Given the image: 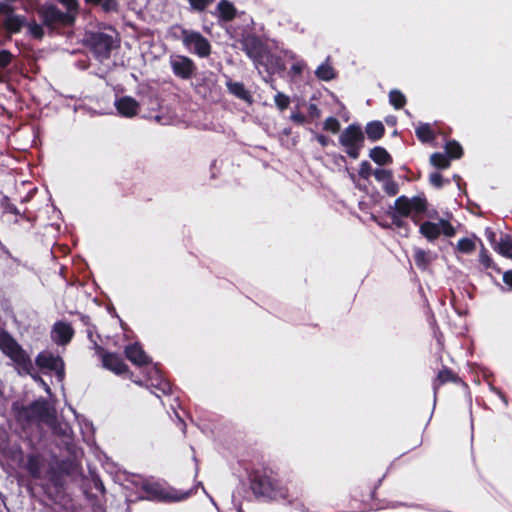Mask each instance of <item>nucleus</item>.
Here are the masks:
<instances>
[{
	"mask_svg": "<svg viewBox=\"0 0 512 512\" xmlns=\"http://www.w3.org/2000/svg\"><path fill=\"white\" fill-rule=\"evenodd\" d=\"M14 7L9 3H0V14L5 15L6 17H10V15H15Z\"/></svg>",
	"mask_w": 512,
	"mask_h": 512,
	"instance_id": "obj_49",
	"label": "nucleus"
},
{
	"mask_svg": "<svg viewBox=\"0 0 512 512\" xmlns=\"http://www.w3.org/2000/svg\"><path fill=\"white\" fill-rule=\"evenodd\" d=\"M438 224L440 225L441 234L446 237H453L456 234L455 227L448 220L440 219Z\"/></svg>",
	"mask_w": 512,
	"mask_h": 512,
	"instance_id": "obj_41",
	"label": "nucleus"
},
{
	"mask_svg": "<svg viewBox=\"0 0 512 512\" xmlns=\"http://www.w3.org/2000/svg\"><path fill=\"white\" fill-rule=\"evenodd\" d=\"M413 258H414V262H415L416 266L420 270H426L429 267V265L431 264V257L423 249H420V248L415 249Z\"/></svg>",
	"mask_w": 512,
	"mask_h": 512,
	"instance_id": "obj_30",
	"label": "nucleus"
},
{
	"mask_svg": "<svg viewBox=\"0 0 512 512\" xmlns=\"http://www.w3.org/2000/svg\"><path fill=\"white\" fill-rule=\"evenodd\" d=\"M226 86L229 93L235 96L236 98L244 100L246 102H251V94L245 88L242 82H234L232 80H229L227 81Z\"/></svg>",
	"mask_w": 512,
	"mask_h": 512,
	"instance_id": "obj_21",
	"label": "nucleus"
},
{
	"mask_svg": "<svg viewBox=\"0 0 512 512\" xmlns=\"http://www.w3.org/2000/svg\"><path fill=\"white\" fill-rule=\"evenodd\" d=\"M241 49L247 57L258 66L263 63L266 47L263 41L255 34H247L240 40Z\"/></svg>",
	"mask_w": 512,
	"mask_h": 512,
	"instance_id": "obj_13",
	"label": "nucleus"
},
{
	"mask_svg": "<svg viewBox=\"0 0 512 512\" xmlns=\"http://www.w3.org/2000/svg\"><path fill=\"white\" fill-rule=\"evenodd\" d=\"M0 350L14 362L20 375H33L34 367L30 356L8 332L0 334Z\"/></svg>",
	"mask_w": 512,
	"mask_h": 512,
	"instance_id": "obj_4",
	"label": "nucleus"
},
{
	"mask_svg": "<svg viewBox=\"0 0 512 512\" xmlns=\"http://www.w3.org/2000/svg\"><path fill=\"white\" fill-rule=\"evenodd\" d=\"M113 36L104 32H92L87 36L86 46L94 54L95 58L103 61L109 59L115 48Z\"/></svg>",
	"mask_w": 512,
	"mask_h": 512,
	"instance_id": "obj_9",
	"label": "nucleus"
},
{
	"mask_svg": "<svg viewBox=\"0 0 512 512\" xmlns=\"http://www.w3.org/2000/svg\"><path fill=\"white\" fill-rule=\"evenodd\" d=\"M26 22L27 19L23 15H10L4 19L3 27L9 34H17L25 27Z\"/></svg>",
	"mask_w": 512,
	"mask_h": 512,
	"instance_id": "obj_19",
	"label": "nucleus"
},
{
	"mask_svg": "<svg viewBox=\"0 0 512 512\" xmlns=\"http://www.w3.org/2000/svg\"><path fill=\"white\" fill-rule=\"evenodd\" d=\"M430 163L437 169H448L451 166V160L446 154L435 152L430 156Z\"/></svg>",
	"mask_w": 512,
	"mask_h": 512,
	"instance_id": "obj_32",
	"label": "nucleus"
},
{
	"mask_svg": "<svg viewBox=\"0 0 512 512\" xmlns=\"http://www.w3.org/2000/svg\"><path fill=\"white\" fill-rule=\"evenodd\" d=\"M375 179L383 184L393 177V172L389 169H376L373 172Z\"/></svg>",
	"mask_w": 512,
	"mask_h": 512,
	"instance_id": "obj_44",
	"label": "nucleus"
},
{
	"mask_svg": "<svg viewBox=\"0 0 512 512\" xmlns=\"http://www.w3.org/2000/svg\"><path fill=\"white\" fill-rule=\"evenodd\" d=\"M169 64L173 74L183 80L191 79L197 70L194 61L184 55H171Z\"/></svg>",
	"mask_w": 512,
	"mask_h": 512,
	"instance_id": "obj_14",
	"label": "nucleus"
},
{
	"mask_svg": "<svg viewBox=\"0 0 512 512\" xmlns=\"http://www.w3.org/2000/svg\"><path fill=\"white\" fill-rule=\"evenodd\" d=\"M94 329H95V326H91V327H88L87 328V337L89 338V340L94 344V341H96L94 338H93V332H94Z\"/></svg>",
	"mask_w": 512,
	"mask_h": 512,
	"instance_id": "obj_55",
	"label": "nucleus"
},
{
	"mask_svg": "<svg viewBox=\"0 0 512 512\" xmlns=\"http://www.w3.org/2000/svg\"><path fill=\"white\" fill-rule=\"evenodd\" d=\"M503 282L512 290V270H507L503 273Z\"/></svg>",
	"mask_w": 512,
	"mask_h": 512,
	"instance_id": "obj_51",
	"label": "nucleus"
},
{
	"mask_svg": "<svg viewBox=\"0 0 512 512\" xmlns=\"http://www.w3.org/2000/svg\"><path fill=\"white\" fill-rule=\"evenodd\" d=\"M479 241L481 244V249L479 252V262L481 263V265H483L485 269H492L497 273H501V269L497 266L496 263H494L489 251L485 248L482 241Z\"/></svg>",
	"mask_w": 512,
	"mask_h": 512,
	"instance_id": "obj_27",
	"label": "nucleus"
},
{
	"mask_svg": "<svg viewBox=\"0 0 512 512\" xmlns=\"http://www.w3.org/2000/svg\"><path fill=\"white\" fill-rule=\"evenodd\" d=\"M100 5L105 13L117 12L119 10V3L117 0H102Z\"/></svg>",
	"mask_w": 512,
	"mask_h": 512,
	"instance_id": "obj_45",
	"label": "nucleus"
},
{
	"mask_svg": "<svg viewBox=\"0 0 512 512\" xmlns=\"http://www.w3.org/2000/svg\"><path fill=\"white\" fill-rule=\"evenodd\" d=\"M94 487L96 490L100 491L101 493L105 492L104 484L100 479H97L94 481Z\"/></svg>",
	"mask_w": 512,
	"mask_h": 512,
	"instance_id": "obj_53",
	"label": "nucleus"
},
{
	"mask_svg": "<svg viewBox=\"0 0 512 512\" xmlns=\"http://www.w3.org/2000/svg\"><path fill=\"white\" fill-rule=\"evenodd\" d=\"M13 54L9 50L0 51V68H7L13 61Z\"/></svg>",
	"mask_w": 512,
	"mask_h": 512,
	"instance_id": "obj_46",
	"label": "nucleus"
},
{
	"mask_svg": "<svg viewBox=\"0 0 512 512\" xmlns=\"http://www.w3.org/2000/svg\"><path fill=\"white\" fill-rule=\"evenodd\" d=\"M98 509H99L100 511H97V510H96V512H104V510H103L101 507H98Z\"/></svg>",
	"mask_w": 512,
	"mask_h": 512,
	"instance_id": "obj_59",
	"label": "nucleus"
},
{
	"mask_svg": "<svg viewBox=\"0 0 512 512\" xmlns=\"http://www.w3.org/2000/svg\"><path fill=\"white\" fill-rule=\"evenodd\" d=\"M86 4L98 6L102 2V0H84Z\"/></svg>",
	"mask_w": 512,
	"mask_h": 512,
	"instance_id": "obj_56",
	"label": "nucleus"
},
{
	"mask_svg": "<svg viewBox=\"0 0 512 512\" xmlns=\"http://www.w3.org/2000/svg\"><path fill=\"white\" fill-rule=\"evenodd\" d=\"M365 135L359 124L348 125L339 136V143L346 154L352 159H358L364 147Z\"/></svg>",
	"mask_w": 512,
	"mask_h": 512,
	"instance_id": "obj_8",
	"label": "nucleus"
},
{
	"mask_svg": "<svg viewBox=\"0 0 512 512\" xmlns=\"http://www.w3.org/2000/svg\"><path fill=\"white\" fill-rule=\"evenodd\" d=\"M383 191L388 196H396L399 193V185L393 177L383 184Z\"/></svg>",
	"mask_w": 512,
	"mask_h": 512,
	"instance_id": "obj_42",
	"label": "nucleus"
},
{
	"mask_svg": "<svg viewBox=\"0 0 512 512\" xmlns=\"http://www.w3.org/2000/svg\"><path fill=\"white\" fill-rule=\"evenodd\" d=\"M369 157L378 165L384 166L392 164L393 158L388 151L381 146H376L370 150Z\"/></svg>",
	"mask_w": 512,
	"mask_h": 512,
	"instance_id": "obj_22",
	"label": "nucleus"
},
{
	"mask_svg": "<svg viewBox=\"0 0 512 512\" xmlns=\"http://www.w3.org/2000/svg\"><path fill=\"white\" fill-rule=\"evenodd\" d=\"M305 68L304 63L302 62H296L294 63L290 68V74L293 76L301 75L303 70Z\"/></svg>",
	"mask_w": 512,
	"mask_h": 512,
	"instance_id": "obj_50",
	"label": "nucleus"
},
{
	"mask_svg": "<svg viewBox=\"0 0 512 512\" xmlns=\"http://www.w3.org/2000/svg\"><path fill=\"white\" fill-rule=\"evenodd\" d=\"M494 249L504 257L512 259V237L509 234L504 235Z\"/></svg>",
	"mask_w": 512,
	"mask_h": 512,
	"instance_id": "obj_29",
	"label": "nucleus"
},
{
	"mask_svg": "<svg viewBox=\"0 0 512 512\" xmlns=\"http://www.w3.org/2000/svg\"><path fill=\"white\" fill-rule=\"evenodd\" d=\"M321 116H322V112H321L320 108L314 103H309L308 107H307L308 120L309 121L318 120L321 118Z\"/></svg>",
	"mask_w": 512,
	"mask_h": 512,
	"instance_id": "obj_43",
	"label": "nucleus"
},
{
	"mask_svg": "<svg viewBox=\"0 0 512 512\" xmlns=\"http://www.w3.org/2000/svg\"><path fill=\"white\" fill-rule=\"evenodd\" d=\"M448 383L461 386L464 389L469 388L468 384L456 372H454L451 368L443 365L432 381L434 397L437 396L439 389Z\"/></svg>",
	"mask_w": 512,
	"mask_h": 512,
	"instance_id": "obj_15",
	"label": "nucleus"
},
{
	"mask_svg": "<svg viewBox=\"0 0 512 512\" xmlns=\"http://www.w3.org/2000/svg\"><path fill=\"white\" fill-rule=\"evenodd\" d=\"M365 132L371 141H378L385 134V126L381 121H371L367 123Z\"/></svg>",
	"mask_w": 512,
	"mask_h": 512,
	"instance_id": "obj_24",
	"label": "nucleus"
},
{
	"mask_svg": "<svg viewBox=\"0 0 512 512\" xmlns=\"http://www.w3.org/2000/svg\"><path fill=\"white\" fill-rule=\"evenodd\" d=\"M316 77L323 81H330L334 78V69L328 64H321L315 71Z\"/></svg>",
	"mask_w": 512,
	"mask_h": 512,
	"instance_id": "obj_35",
	"label": "nucleus"
},
{
	"mask_svg": "<svg viewBox=\"0 0 512 512\" xmlns=\"http://www.w3.org/2000/svg\"><path fill=\"white\" fill-rule=\"evenodd\" d=\"M388 96L390 105L396 110L402 109L407 103L406 96L398 89H392Z\"/></svg>",
	"mask_w": 512,
	"mask_h": 512,
	"instance_id": "obj_33",
	"label": "nucleus"
},
{
	"mask_svg": "<svg viewBox=\"0 0 512 512\" xmlns=\"http://www.w3.org/2000/svg\"><path fill=\"white\" fill-rule=\"evenodd\" d=\"M445 154L449 157L450 160H457L462 158L464 151L460 143L456 140H449L446 142L445 146Z\"/></svg>",
	"mask_w": 512,
	"mask_h": 512,
	"instance_id": "obj_28",
	"label": "nucleus"
},
{
	"mask_svg": "<svg viewBox=\"0 0 512 512\" xmlns=\"http://www.w3.org/2000/svg\"><path fill=\"white\" fill-rule=\"evenodd\" d=\"M0 204L5 213H11L16 216L21 215L19 209L11 202L8 196H3L0 200Z\"/></svg>",
	"mask_w": 512,
	"mask_h": 512,
	"instance_id": "obj_38",
	"label": "nucleus"
},
{
	"mask_svg": "<svg viewBox=\"0 0 512 512\" xmlns=\"http://www.w3.org/2000/svg\"><path fill=\"white\" fill-rule=\"evenodd\" d=\"M94 351L100 358L103 368L118 376L126 374L134 383L144 386V382L142 380H136L133 378L134 373L130 371L129 366L125 363L120 354L106 351L103 346L97 343V341H94Z\"/></svg>",
	"mask_w": 512,
	"mask_h": 512,
	"instance_id": "obj_7",
	"label": "nucleus"
},
{
	"mask_svg": "<svg viewBox=\"0 0 512 512\" xmlns=\"http://www.w3.org/2000/svg\"><path fill=\"white\" fill-rule=\"evenodd\" d=\"M359 176L362 178V179H368L372 174H373V171H372V166L371 164L368 162V161H362L360 163V168H359Z\"/></svg>",
	"mask_w": 512,
	"mask_h": 512,
	"instance_id": "obj_47",
	"label": "nucleus"
},
{
	"mask_svg": "<svg viewBox=\"0 0 512 512\" xmlns=\"http://www.w3.org/2000/svg\"><path fill=\"white\" fill-rule=\"evenodd\" d=\"M49 415V406L46 400H35L27 406L18 409L16 417L18 421L31 424L44 420Z\"/></svg>",
	"mask_w": 512,
	"mask_h": 512,
	"instance_id": "obj_12",
	"label": "nucleus"
},
{
	"mask_svg": "<svg viewBox=\"0 0 512 512\" xmlns=\"http://www.w3.org/2000/svg\"><path fill=\"white\" fill-rule=\"evenodd\" d=\"M415 134L421 143H432L436 138L432 126L429 123H420L415 129Z\"/></svg>",
	"mask_w": 512,
	"mask_h": 512,
	"instance_id": "obj_25",
	"label": "nucleus"
},
{
	"mask_svg": "<svg viewBox=\"0 0 512 512\" xmlns=\"http://www.w3.org/2000/svg\"><path fill=\"white\" fill-rule=\"evenodd\" d=\"M80 319H81V322H82L85 326H87V328H88V327L93 326V325L91 324V319H90V317H89V316H87V315H81V318H80Z\"/></svg>",
	"mask_w": 512,
	"mask_h": 512,
	"instance_id": "obj_54",
	"label": "nucleus"
},
{
	"mask_svg": "<svg viewBox=\"0 0 512 512\" xmlns=\"http://www.w3.org/2000/svg\"><path fill=\"white\" fill-rule=\"evenodd\" d=\"M429 182L432 186L437 189L442 188L445 184H449V179H444V177L439 172L431 173L429 176Z\"/></svg>",
	"mask_w": 512,
	"mask_h": 512,
	"instance_id": "obj_39",
	"label": "nucleus"
},
{
	"mask_svg": "<svg viewBox=\"0 0 512 512\" xmlns=\"http://www.w3.org/2000/svg\"><path fill=\"white\" fill-rule=\"evenodd\" d=\"M290 120L298 126L304 125L305 123L309 122L307 116H305L301 112H293L290 115Z\"/></svg>",
	"mask_w": 512,
	"mask_h": 512,
	"instance_id": "obj_48",
	"label": "nucleus"
},
{
	"mask_svg": "<svg viewBox=\"0 0 512 512\" xmlns=\"http://www.w3.org/2000/svg\"><path fill=\"white\" fill-rule=\"evenodd\" d=\"M428 200L424 193L411 198L401 195L396 198L394 205L390 206L387 215L391 218L392 224L397 228H406L404 218H411L414 224H419L422 216L427 213Z\"/></svg>",
	"mask_w": 512,
	"mask_h": 512,
	"instance_id": "obj_3",
	"label": "nucleus"
},
{
	"mask_svg": "<svg viewBox=\"0 0 512 512\" xmlns=\"http://www.w3.org/2000/svg\"><path fill=\"white\" fill-rule=\"evenodd\" d=\"M384 476V474H381L372 484H367L366 482H363L352 490L353 500L359 501L361 504H363V510L379 509V507L374 503L375 494L377 488L381 485Z\"/></svg>",
	"mask_w": 512,
	"mask_h": 512,
	"instance_id": "obj_11",
	"label": "nucleus"
},
{
	"mask_svg": "<svg viewBox=\"0 0 512 512\" xmlns=\"http://www.w3.org/2000/svg\"><path fill=\"white\" fill-rule=\"evenodd\" d=\"M36 12L50 33L59 31L62 28L72 27L76 22L72 15L63 12L53 3L39 5L36 8Z\"/></svg>",
	"mask_w": 512,
	"mask_h": 512,
	"instance_id": "obj_6",
	"label": "nucleus"
},
{
	"mask_svg": "<svg viewBox=\"0 0 512 512\" xmlns=\"http://www.w3.org/2000/svg\"><path fill=\"white\" fill-rule=\"evenodd\" d=\"M323 130L327 132H331L333 134H336L340 131V122L339 120L334 117L330 116L326 118V120L323 123Z\"/></svg>",
	"mask_w": 512,
	"mask_h": 512,
	"instance_id": "obj_37",
	"label": "nucleus"
},
{
	"mask_svg": "<svg viewBox=\"0 0 512 512\" xmlns=\"http://www.w3.org/2000/svg\"><path fill=\"white\" fill-rule=\"evenodd\" d=\"M419 232L430 242L436 240L441 235L440 225L430 221L421 223Z\"/></svg>",
	"mask_w": 512,
	"mask_h": 512,
	"instance_id": "obj_23",
	"label": "nucleus"
},
{
	"mask_svg": "<svg viewBox=\"0 0 512 512\" xmlns=\"http://www.w3.org/2000/svg\"><path fill=\"white\" fill-rule=\"evenodd\" d=\"M141 490L146 494L141 499L165 503L183 501L192 495V489L181 491L164 483L151 480H144L141 484Z\"/></svg>",
	"mask_w": 512,
	"mask_h": 512,
	"instance_id": "obj_5",
	"label": "nucleus"
},
{
	"mask_svg": "<svg viewBox=\"0 0 512 512\" xmlns=\"http://www.w3.org/2000/svg\"><path fill=\"white\" fill-rule=\"evenodd\" d=\"M41 468L42 464L38 455L30 454L27 456L25 469L32 478L39 479L41 477Z\"/></svg>",
	"mask_w": 512,
	"mask_h": 512,
	"instance_id": "obj_26",
	"label": "nucleus"
},
{
	"mask_svg": "<svg viewBox=\"0 0 512 512\" xmlns=\"http://www.w3.org/2000/svg\"><path fill=\"white\" fill-rule=\"evenodd\" d=\"M181 40L183 45L200 58H207L211 54V44L200 32L182 29Z\"/></svg>",
	"mask_w": 512,
	"mask_h": 512,
	"instance_id": "obj_10",
	"label": "nucleus"
},
{
	"mask_svg": "<svg viewBox=\"0 0 512 512\" xmlns=\"http://www.w3.org/2000/svg\"><path fill=\"white\" fill-rule=\"evenodd\" d=\"M460 176L459 175H454V180H460Z\"/></svg>",
	"mask_w": 512,
	"mask_h": 512,
	"instance_id": "obj_58",
	"label": "nucleus"
},
{
	"mask_svg": "<svg viewBox=\"0 0 512 512\" xmlns=\"http://www.w3.org/2000/svg\"><path fill=\"white\" fill-rule=\"evenodd\" d=\"M35 363L41 370L53 371L58 377H64L65 364L59 355L43 351L36 356Z\"/></svg>",
	"mask_w": 512,
	"mask_h": 512,
	"instance_id": "obj_16",
	"label": "nucleus"
},
{
	"mask_svg": "<svg viewBox=\"0 0 512 512\" xmlns=\"http://www.w3.org/2000/svg\"><path fill=\"white\" fill-rule=\"evenodd\" d=\"M27 32L28 34L35 40L41 41L45 36L44 25L39 24L36 20H31L30 22H26Z\"/></svg>",
	"mask_w": 512,
	"mask_h": 512,
	"instance_id": "obj_31",
	"label": "nucleus"
},
{
	"mask_svg": "<svg viewBox=\"0 0 512 512\" xmlns=\"http://www.w3.org/2000/svg\"><path fill=\"white\" fill-rule=\"evenodd\" d=\"M249 490L262 502L285 501L302 512H307L308 495L300 482L284 485L277 469L265 462H258L247 469Z\"/></svg>",
	"mask_w": 512,
	"mask_h": 512,
	"instance_id": "obj_1",
	"label": "nucleus"
},
{
	"mask_svg": "<svg viewBox=\"0 0 512 512\" xmlns=\"http://www.w3.org/2000/svg\"><path fill=\"white\" fill-rule=\"evenodd\" d=\"M116 109L121 116L134 117L137 115L140 105L131 96H123L115 102Z\"/></svg>",
	"mask_w": 512,
	"mask_h": 512,
	"instance_id": "obj_18",
	"label": "nucleus"
},
{
	"mask_svg": "<svg viewBox=\"0 0 512 512\" xmlns=\"http://www.w3.org/2000/svg\"><path fill=\"white\" fill-rule=\"evenodd\" d=\"M488 239L491 242V244H493L494 243V239H495V233L494 232H490V235L488 236Z\"/></svg>",
	"mask_w": 512,
	"mask_h": 512,
	"instance_id": "obj_57",
	"label": "nucleus"
},
{
	"mask_svg": "<svg viewBox=\"0 0 512 512\" xmlns=\"http://www.w3.org/2000/svg\"><path fill=\"white\" fill-rule=\"evenodd\" d=\"M60 4H62L66 11L65 13H69L73 16L74 21L77 19V15L79 13V2L78 0H58Z\"/></svg>",
	"mask_w": 512,
	"mask_h": 512,
	"instance_id": "obj_36",
	"label": "nucleus"
},
{
	"mask_svg": "<svg viewBox=\"0 0 512 512\" xmlns=\"http://www.w3.org/2000/svg\"><path fill=\"white\" fill-rule=\"evenodd\" d=\"M275 105L280 111H284L289 107L290 98L282 92H278L274 96Z\"/></svg>",
	"mask_w": 512,
	"mask_h": 512,
	"instance_id": "obj_40",
	"label": "nucleus"
},
{
	"mask_svg": "<svg viewBox=\"0 0 512 512\" xmlns=\"http://www.w3.org/2000/svg\"><path fill=\"white\" fill-rule=\"evenodd\" d=\"M74 336V329L71 324L65 321H57L52 326L51 339L57 345L65 346L69 344Z\"/></svg>",
	"mask_w": 512,
	"mask_h": 512,
	"instance_id": "obj_17",
	"label": "nucleus"
},
{
	"mask_svg": "<svg viewBox=\"0 0 512 512\" xmlns=\"http://www.w3.org/2000/svg\"><path fill=\"white\" fill-rule=\"evenodd\" d=\"M315 139L322 147H326L330 141L329 138L324 134H316Z\"/></svg>",
	"mask_w": 512,
	"mask_h": 512,
	"instance_id": "obj_52",
	"label": "nucleus"
},
{
	"mask_svg": "<svg viewBox=\"0 0 512 512\" xmlns=\"http://www.w3.org/2000/svg\"><path fill=\"white\" fill-rule=\"evenodd\" d=\"M456 249L460 253L471 254L475 251L476 244L473 239L464 237V238L459 239Z\"/></svg>",
	"mask_w": 512,
	"mask_h": 512,
	"instance_id": "obj_34",
	"label": "nucleus"
},
{
	"mask_svg": "<svg viewBox=\"0 0 512 512\" xmlns=\"http://www.w3.org/2000/svg\"><path fill=\"white\" fill-rule=\"evenodd\" d=\"M218 17L224 22H230L235 19L237 10L228 0H220L216 7Z\"/></svg>",
	"mask_w": 512,
	"mask_h": 512,
	"instance_id": "obj_20",
	"label": "nucleus"
},
{
	"mask_svg": "<svg viewBox=\"0 0 512 512\" xmlns=\"http://www.w3.org/2000/svg\"><path fill=\"white\" fill-rule=\"evenodd\" d=\"M125 357L137 367H145L146 380L144 385L150 386L164 395L172 393L171 383L164 377L157 365H151L152 359L146 354L138 342L131 343L124 348Z\"/></svg>",
	"mask_w": 512,
	"mask_h": 512,
	"instance_id": "obj_2",
	"label": "nucleus"
}]
</instances>
